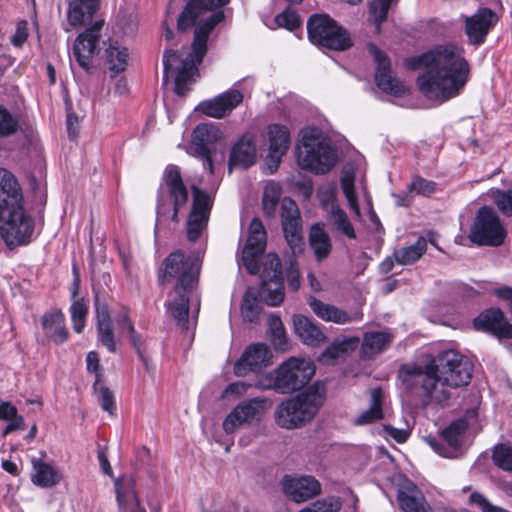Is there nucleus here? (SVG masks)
I'll return each instance as SVG.
<instances>
[{"mask_svg": "<svg viewBox=\"0 0 512 512\" xmlns=\"http://www.w3.org/2000/svg\"><path fill=\"white\" fill-rule=\"evenodd\" d=\"M266 247V231L262 222L254 218L249 226L248 238L243 249L242 261L251 274L260 273L263 269L258 265V257Z\"/></svg>", "mask_w": 512, "mask_h": 512, "instance_id": "obj_14", "label": "nucleus"}, {"mask_svg": "<svg viewBox=\"0 0 512 512\" xmlns=\"http://www.w3.org/2000/svg\"><path fill=\"white\" fill-rule=\"evenodd\" d=\"M469 504L481 512H508L502 507L491 504L483 494L473 492L469 497Z\"/></svg>", "mask_w": 512, "mask_h": 512, "instance_id": "obj_52", "label": "nucleus"}, {"mask_svg": "<svg viewBox=\"0 0 512 512\" xmlns=\"http://www.w3.org/2000/svg\"><path fill=\"white\" fill-rule=\"evenodd\" d=\"M28 37L27 28L25 23L18 24L15 34L12 37L14 46L20 47Z\"/></svg>", "mask_w": 512, "mask_h": 512, "instance_id": "obj_63", "label": "nucleus"}, {"mask_svg": "<svg viewBox=\"0 0 512 512\" xmlns=\"http://www.w3.org/2000/svg\"><path fill=\"white\" fill-rule=\"evenodd\" d=\"M19 117L0 105V136L7 137L18 131Z\"/></svg>", "mask_w": 512, "mask_h": 512, "instance_id": "obj_45", "label": "nucleus"}, {"mask_svg": "<svg viewBox=\"0 0 512 512\" xmlns=\"http://www.w3.org/2000/svg\"><path fill=\"white\" fill-rule=\"evenodd\" d=\"M281 194L282 190L278 183L270 181L266 184L263 192L262 207L267 217L275 216Z\"/></svg>", "mask_w": 512, "mask_h": 512, "instance_id": "obj_43", "label": "nucleus"}, {"mask_svg": "<svg viewBox=\"0 0 512 512\" xmlns=\"http://www.w3.org/2000/svg\"><path fill=\"white\" fill-rule=\"evenodd\" d=\"M271 407L272 401L266 397L242 401L224 419L225 433L232 434L241 426L258 424Z\"/></svg>", "mask_w": 512, "mask_h": 512, "instance_id": "obj_11", "label": "nucleus"}, {"mask_svg": "<svg viewBox=\"0 0 512 512\" xmlns=\"http://www.w3.org/2000/svg\"><path fill=\"white\" fill-rule=\"evenodd\" d=\"M397 502L402 512H432L423 492L408 479L399 485Z\"/></svg>", "mask_w": 512, "mask_h": 512, "instance_id": "obj_23", "label": "nucleus"}, {"mask_svg": "<svg viewBox=\"0 0 512 512\" xmlns=\"http://www.w3.org/2000/svg\"><path fill=\"white\" fill-rule=\"evenodd\" d=\"M0 233L10 248L27 244L33 219L23 207L22 190L14 175L0 168Z\"/></svg>", "mask_w": 512, "mask_h": 512, "instance_id": "obj_5", "label": "nucleus"}, {"mask_svg": "<svg viewBox=\"0 0 512 512\" xmlns=\"http://www.w3.org/2000/svg\"><path fill=\"white\" fill-rule=\"evenodd\" d=\"M393 0H374L370 5V14L376 25V31H380V25L386 20L388 10Z\"/></svg>", "mask_w": 512, "mask_h": 512, "instance_id": "obj_50", "label": "nucleus"}, {"mask_svg": "<svg viewBox=\"0 0 512 512\" xmlns=\"http://www.w3.org/2000/svg\"><path fill=\"white\" fill-rule=\"evenodd\" d=\"M106 61L110 71L115 74L123 72L129 61V51L117 41H111L105 50Z\"/></svg>", "mask_w": 512, "mask_h": 512, "instance_id": "obj_38", "label": "nucleus"}, {"mask_svg": "<svg viewBox=\"0 0 512 512\" xmlns=\"http://www.w3.org/2000/svg\"><path fill=\"white\" fill-rule=\"evenodd\" d=\"M393 336L386 331L367 332L363 338L362 354L367 358H373L392 342Z\"/></svg>", "mask_w": 512, "mask_h": 512, "instance_id": "obj_34", "label": "nucleus"}, {"mask_svg": "<svg viewBox=\"0 0 512 512\" xmlns=\"http://www.w3.org/2000/svg\"><path fill=\"white\" fill-rule=\"evenodd\" d=\"M116 501L119 512H146L140 504L136 483L132 477H122L115 481Z\"/></svg>", "mask_w": 512, "mask_h": 512, "instance_id": "obj_25", "label": "nucleus"}, {"mask_svg": "<svg viewBox=\"0 0 512 512\" xmlns=\"http://www.w3.org/2000/svg\"><path fill=\"white\" fill-rule=\"evenodd\" d=\"M382 405L383 393L381 388L377 387L372 389L370 407L359 414V416L354 420V424L356 426H362L383 419L384 415Z\"/></svg>", "mask_w": 512, "mask_h": 512, "instance_id": "obj_37", "label": "nucleus"}, {"mask_svg": "<svg viewBox=\"0 0 512 512\" xmlns=\"http://www.w3.org/2000/svg\"><path fill=\"white\" fill-rule=\"evenodd\" d=\"M347 141L341 135L328 136L322 133V174L334 168L343 157Z\"/></svg>", "mask_w": 512, "mask_h": 512, "instance_id": "obj_29", "label": "nucleus"}, {"mask_svg": "<svg viewBox=\"0 0 512 512\" xmlns=\"http://www.w3.org/2000/svg\"><path fill=\"white\" fill-rule=\"evenodd\" d=\"M102 20L95 21L90 27L79 34L73 46V57L85 71L91 68L92 59L97 51V44L101 37Z\"/></svg>", "mask_w": 512, "mask_h": 512, "instance_id": "obj_15", "label": "nucleus"}, {"mask_svg": "<svg viewBox=\"0 0 512 512\" xmlns=\"http://www.w3.org/2000/svg\"><path fill=\"white\" fill-rule=\"evenodd\" d=\"M17 408L10 402L0 401V419L7 421L19 417Z\"/></svg>", "mask_w": 512, "mask_h": 512, "instance_id": "obj_61", "label": "nucleus"}, {"mask_svg": "<svg viewBox=\"0 0 512 512\" xmlns=\"http://www.w3.org/2000/svg\"><path fill=\"white\" fill-rule=\"evenodd\" d=\"M97 319V337L98 341L110 352L116 351V339L113 333L111 315L108 307L100 304L98 300L95 303Z\"/></svg>", "mask_w": 512, "mask_h": 512, "instance_id": "obj_31", "label": "nucleus"}, {"mask_svg": "<svg viewBox=\"0 0 512 512\" xmlns=\"http://www.w3.org/2000/svg\"><path fill=\"white\" fill-rule=\"evenodd\" d=\"M40 323L45 336L56 344H62L68 339V330L65 325V315L57 308L44 313Z\"/></svg>", "mask_w": 512, "mask_h": 512, "instance_id": "obj_27", "label": "nucleus"}, {"mask_svg": "<svg viewBox=\"0 0 512 512\" xmlns=\"http://www.w3.org/2000/svg\"><path fill=\"white\" fill-rule=\"evenodd\" d=\"M259 274L261 278L259 292L249 287L243 296L241 305L242 316L249 322H255L260 313L258 294L270 306H277L284 300L281 264L276 254L269 253L265 257L263 269Z\"/></svg>", "mask_w": 512, "mask_h": 512, "instance_id": "obj_6", "label": "nucleus"}, {"mask_svg": "<svg viewBox=\"0 0 512 512\" xmlns=\"http://www.w3.org/2000/svg\"><path fill=\"white\" fill-rule=\"evenodd\" d=\"M281 218L285 238L292 250L295 251L301 242L300 213L295 201L289 197H285L281 201Z\"/></svg>", "mask_w": 512, "mask_h": 512, "instance_id": "obj_24", "label": "nucleus"}, {"mask_svg": "<svg viewBox=\"0 0 512 512\" xmlns=\"http://www.w3.org/2000/svg\"><path fill=\"white\" fill-rule=\"evenodd\" d=\"M343 500L340 497L330 496L322 500V512H339L342 508Z\"/></svg>", "mask_w": 512, "mask_h": 512, "instance_id": "obj_60", "label": "nucleus"}, {"mask_svg": "<svg viewBox=\"0 0 512 512\" xmlns=\"http://www.w3.org/2000/svg\"><path fill=\"white\" fill-rule=\"evenodd\" d=\"M297 144V162L302 169L320 173V129L306 127Z\"/></svg>", "mask_w": 512, "mask_h": 512, "instance_id": "obj_13", "label": "nucleus"}, {"mask_svg": "<svg viewBox=\"0 0 512 512\" xmlns=\"http://www.w3.org/2000/svg\"><path fill=\"white\" fill-rule=\"evenodd\" d=\"M507 230L499 215L489 206L481 207L469 232V240L477 246L499 247L504 244Z\"/></svg>", "mask_w": 512, "mask_h": 512, "instance_id": "obj_10", "label": "nucleus"}, {"mask_svg": "<svg viewBox=\"0 0 512 512\" xmlns=\"http://www.w3.org/2000/svg\"><path fill=\"white\" fill-rule=\"evenodd\" d=\"M31 481L38 487L51 488L61 481V473L51 464L41 459H32Z\"/></svg>", "mask_w": 512, "mask_h": 512, "instance_id": "obj_33", "label": "nucleus"}, {"mask_svg": "<svg viewBox=\"0 0 512 512\" xmlns=\"http://www.w3.org/2000/svg\"><path fill=\"white\" fill-rule=\"evenodd\" d=\"M309 241L317 260H320V223L312 225Z\"/></svg>", "mask_w": 512, "mask_h": 512, "instance_id": "obj_59", "label": "nucleus"}, {"mask_svg": "<svg viewBox=\"0 0 512 512\" xmlns=\"http://www.w3.org/2000/svg\"><path fill=\"white\" fill-rule=\"evenodd\" d=\"M338 194V186L336 181L328 183L324 189H322V207L327 211L332 204H338L336 195Z\"/></svg>", "mask_w": 512, "mask_h": 512, "instance_id": "obj_56", "label": "nucleus"}, {"mask_svg": "<svg viewBox=\"0 0 512 512\" xmlns=\"http://www.w3.org/2000/svg\"><path fill=\"white\" fill-rule=\"evenodd\" d=\"M271 341L277 351L285 352L289 349V343L284 328L271 333Z\"/></svg>", "mask_w": 512, "mask_h": 512, "instance_id": "obj_58", "label": "nucleus"}, {"mask_svg": "<svg viewBox=\"0 0 512 512\" xmlns=\"http://www.w3.org/2000/svg\"><path fill=\"white\" fill-rule=\"evenodd\" d=\"M321 317L324 321L344 325L356 320H361L363 313L361 311H357L353 314H349L345 310L340 309L334 305L322 303Z\"/></svg>", "mask_w": 512, "mask_h": 512, "instance_id": "obj_41", "label": "nucleus"}, {"mask_svg": "<svg viewBox=\"0 0 512 512\" xmlns=\"http://www.w3.org/2000/svg\"><path fill=\"white\" fill-rule=\"evenodd\" d=\"M406 66L424 71L417 78L420 92L429 100L447 101L457 96L466 85L470 66L463 49L456 45H439L434 49L406 60Z\"/></svg>", "mask_w": 512, "mask_h": 512, "instance_id": "obj_2", "label": "nucleus"}, {"mask_svg": "<svg viewBox=\"0 0 512 512\" xmlns=\"http://www.w3.org/2000/svg\"><path fill=\"white\" fill-rule=\"evenodd\" d=\"M243 94L239 90L231 89L219 94L213 99L201 102L197 110L212 118H223L231 113L243 101Z\"/></svg>", "mask_w": 512, "mask_h": 512, "instance_id": "obj_21", "label": "nucleus"}, {"mask_svg": "<svg viewBox=\"0 0 512 512\" xmlns=\"http://www.w3.org/2000/svg\"><path fill=\"white\" fill-rule=\"evenodd\" d=\"M222 138V131L213 124H199L193 130L189 153L203 160L204 169L210 173H213L210 147Z\"/></svg>", "mask_w": 512, "mask_h": 512, "instance_id": "obj_12", "label": "nucleus"}, {"mask_svg": "<svg viewBox=\"0 0 512 512\" xmlns=\"http://www.w3.org/2000/svg\"><path fill=\"white\" fill-rule=\"evenodd\" d=\"M369 52L373 55L377 64L375 82L385 93L401 96L405 93V86L397 78L393 77L390 70V60L387 55L374 44H369Z\"/></svg>", "mask_w": 512, "mask_h": 512, "instance_id": "obj_18", "label": "nucleus"}, {"mask_svg": "<svg viewBox=\"0 0 512 512\" xmlns=\"http://www.w3.org/2000/svg\"><path fill=\"white\" fill-rule=\"evenodd\" d=\"M77 287L72 291V304L70 306L71 322L76 333H81L85 328L88 306L83 298H77Z\"/></svg>", "mask_w": 512, "mask_h": 512, "instance_id": "obj_42", "label": "nucleus"}, {"mask_svg": "<svg viewBox=\"0 0 512 512\" xmlns=\"http://www.w3.org/2000/svg\"><path fill=\"white\" fill-rule=\"evenodd\" d=\"M474 327L495 335L498 338H512V324H510L503 311L499 308H490L483 311L474 319Z\"/></svg>", "mask_w": 512, "mask_h": 512, "instance_id": "obj_22", "label": "nucleus"}, {"mask_svg": "<svg viewBox=\"0 0 512 512\" xmlns=\"http://www.w3.org/2000/svg\"><path fill=\"white\" fill-rule=\"evenodd\" d=\"M498 20V15L486 7L478 9L472 16H465V32L469 43L473 45L483 44Z\"/></svg>", "mask_w": 512, "mask_h": 512, "instance_id": "obj_17", "label": "nucleus"}, {"mask_svg": "<svg viewBox=\"0 0 512 512\" xmlns=\"http://www.w3.org/2000/svg\"><path fill=\"white\" fill-rule=\"evenodd\" d=\"M256 161V147L252 137L242 136L231 148L229 157V172L233 168L247 169Z\"/></svg>", "mask_w": 512, "mask_h": 512, "instance_id": "obj_28", "label": "nucleus"}, {"mask_svg": "<svg viewBox=\"0 0 512 512\" xmlns=\"http://www.w3.org/2000/svg\"><path fill=\"white\" fill-rule=\"evenodd\" d=\"M188 192L183 183L180 170L175 165L165 169L163 183L159 190L157 215L163 218L171 214V219L177 221L178 212L187 204Z\"/></svg>", "mask_w": 512, "mask_h": 512, "instance_id": "obj_9", "label": "nucleus"}, {"mask_svg": "<svg viewBox=\"0 0 512 512\" xmlns=\"http://www.w3.org/2000/svg\"><path fill=\"white\" fill-rule=\"evenodd\" d=\"M115 322L119 329L126 330L129 334L130 341L133 346L139 351V336L134 328L133 323L129 319L128 310L122 307L117 315H115Z\"/></svg>", "mask_w": 512, "mask_h": 512, "instance_id": "obj_47", "label": "nucleus"}, {"mask_svg": "<svg viewBox=\"0 0 512 512\" xmlns=\"http://www.w3.org/2000/svg\"><path fill=\"white\" fill-rule=\"evenodd\" d=\"M266 137L269 143L268 156L274 163H279L290 146V132L285 126L272 124L267 127Z\"/></svg>", "mask_w": 512, "mask_h": 512, "instance_id": "obj_30", "label": "nucleus"}, {"mask_svg": "<svg viewBox=\"0 0 512 512\" xmlns=\"http://www.w3.org/2000/svg\"><path fill=\"white\" fill-rule=\"evenodd\" d=\"M358 342L359 340L357 338L347 339L340 342L337 341L322 353V358L337 359L347 355L349 351L356 348Z\"/></svg>", "mask_w": 512, "mask_h": 512, "instance_id": "obj_44", "label": "nucleus"}, {"mask_svg": "<svg viewBox=\"0 0 512 512\" xmlns=\"http://www.w3.org/2000/svg\"><path fill=\"white\" fill-rule=\"evenodd\" d=\"M250 387H252V384H249V383H246L243 381H237V382L231 383L223 391V397L242 396L247 393V391Z\"/></svg>", "mask_w": 512, "mask_h": 512, "instance_id": "obj_57", "label": "nucleus"}, {"mask_svg": "<svg viewBox=\"0 0 512 512\" xmlns=\"http://www.w3.org/2000/svg\"><path fill=\"white\" fill-rule=\"evenodd\" d=\"M308 39L311 44L320 47V14H313L307 22Z\"/></svg>", "mask_w": 512, "mask_h": 512, "instance_id": "obj_54", "label": "nucleus"}, {"mask_svg": "<svg viewBox=\"0 0 512 512\" xmlns=\"http://www.w3.org/2000/svg\"><path fill=\"white\" fill-rule=\"evenodd\" d=\"M275 23L278 27L292 31L300 26L301 21L297 12L287 7L282 13L275 17Z\"/></svg>", "mask_w": 512, "mask_h": 512, "instance_id": "obj_51", "label": "nucleus"}, {"mask_svg": "<svg viewBox=\"0 0 512 512\" xmlns=\"http://www.w3.org/2000/svg\"><path fill=\"white\" fill-rule=\"evenodd\" d=\"M229 0H190L185 10L178 18V30L185 31L198 23L194 33V40L190 52L178 54L173 50H166L163 55L164 78L175 79V92L184 95L187 85L195 81L198 74L197 65L200 64L207 52L208 37L213 28L223 20L222 11H217L204 18V14L213 9L226 5Z\"/></svg>", "mask_w": 512, "mask_h": 512, "instance_id": "obj_1", "label": "nucleus"}, {"mask_svg": "<svg viewBox=\"0 0 512 512\" xmlns=\"http://www.w3.org/2000/svg\"><path fill=\"white\" fill-rule=\"evenodd\" d=\"M320 382L315 381L306 390L283 400L275 409L276 424L292 430L311 421L319 410Z\"/></svg>", "mask_w": 512, "mask_h": 512, "instance_id": "obj_8", "label": "nucleus"}, {"mask_svg": "<svg viewBox=\"0 0 512 512\" xmlns=\"http://www.w3.org/2000/svg\"><path fill=\"white\" fill-rule=\"evenodd\" d=\"M340 183L350 208L359 216L360 209L355 191V172L351 166L343 167L341 171Z\"/></svg>", "mask_w": 512, "mask_h": 512, "instance_id": "obj_40", "label": "nucleus"}, {"mask_svg": "<svg viewBox=\"0 0 512 512\" xmlns=\"http://www.w3.org/2000/svg\"><path fill=\"white\" fill-rule=\"evenodd\" d=\"M426 250L427 240L424 237H419L414 244L395 250L393 256L397 263L411 265L419 260Z\"/></svg>", "mask_w": 512, "mask_h": 512, "instance_id": "obj_39", "label": "nucleus"}, {"mask_svg": "<svg viewBox=\"0 0 512 512\" xmlns=\"http://www.w3.org/2000/svg\"><path fill=\"white\" fill-rule=\"evenodd\" d=\"M293 324L295 333L304 344L316 347L320 343V330L309 318L295 315Z\"/></svg>", "mask_w": 512, "mask_h": 512, "instance_id": "obj_36", "label": "nucleus"}, {"mask_svg": "<svg viewBox=\"0 0 512 512\" xmlns=\"http://www.w3.org/2000/svg\"><path fill=\"white\" fill-rule=\"evenodd\" d=\"M193 205L187 223L189 241H196L205 229L212 206L211 198L202 190L193 187Z\"/></svg>", "mask_w": 512, "mask_h": 512, "instance_id": "obj_16", "label": "nucleus"}, {"mask_svg": "<svg viewBox=\"0 0 512 512\" xmlns=\"http://www.w3.org/2000/svg\"><path fill=\"white\" fill-rule=\"evenodd\" d=\"M100 382V374H96V380L94 383V391L96 393L99 404L102 409L107 411L109 414H113L115 410V399L113 393L104 386L98 387Z\"/></svg>", "mask_w": 512, "mask_h": 512, "instance_id": "obj_49", "label": "nucleus"}, {"mask_svg": "<svg viewBox=\"0 0 512 512\" xmlns=\"http://www.w3.org/2000/svg\"><path fill=\"white\" fill-rule=\"evenodd\" d=\"M99 7V0H71L68 9V22L78 28L92 19Z\"/></svg>", "mask_w": 512, "mask_h": 512, "instance_id": "obj_32", "label": "nucleus"}, {"mask_svg": "<svg viewBox=\"0 0 512 512\" xmlns=\"http://www.w3.org/2000/svg\"><path fill=\"white\" fill-rule=\"evenodd\" d=\"M272 354L267 345L257 343L249 346L234 364V374L238 377L261 370L271 363Z\"/></svg>", "mask_w": 512, "mask_h": 512, "instance_id": "obj_20", "label": "nucleus"}, {"mask_svg": "<svg viewBox=\"0 0 512 512\" xmlns=\"http://www.w3.org/2000/svg\"><path fill=\"white\" fill-rule=\"evenodd\" d=\"M9 423L4 428L2 435L3 437H6L8 434L12 433L13 431L24 429L25 428V421L22 416L13 418L11 420H7Z\"/></svg>", "mask_w": 512, "mask_h": 512, "instance_id": "obj_62", "label": "nucleus"}, {"mask_svg": "<svg viewBox=\"0 0 512 512\" xmlns=\"http://www.w3.org/2000/svg\"><path fill=\"white\" fill-rule=\"evenodd\" d=\"M282 491L295 503H302L317 495L320 485L312 476L285 475L281 480Z\"/></svg>", "mask_w": 512, "mask_h": 512, "instance_id": "obj_19", "label": "nucleus"}, {"mask_svg": "<svg viewBox=\"0 0 512 512\" xmlns=\"http://www.w3.org/2000/svg\"><path fill=\"white\" fill-rule=\"evenodd\" d=\"M97 456H98L99 464H100V467H101L103 473L108 476H112L113 470L108 461L105 450L103 448H100L98 450Z\"/></svg>", "mask_w": 512, "mask_h": 512, "instance_id": "obj_64", "label": "nucleus"}, {"mask_svg": "<svg viewBox=\"0 0 512 512\" xmlns=\"http://www.w3.org/2000/svg\"><path fill=\"white\" fill-rule=\"evenodd\" d=\"M315 374L316 365L312 359L292 356L261 377L255 386L261 390L290 394L306 387Z\"/></svg>", "mask_w": 512, "mask_h": 512, "instance_id": "obj_7", "label": "nucleus"}, {"mask_svg": "<svg viewBox=\"0 0 512 512\" xmlns=\"http://www.w3.org/2000/svg\"><path fill=\"white\" fill-rule=\"evenodd\" d=\"M472 373V362L455 350L443 351L424 364L400 371L406 389L442 405L450 400L452 388L469 384Z\"/></svg>", "mask_w": 512, "mask_h": 512, "instance_id": "obj_3", "label": "nucleus"}, {"mask_svg": "<svg viewBox=\"0 0 512 512\" xmlns=\"http://www.w3.org/2000/svg\"><path fill=\"white\" fill-rule=\"evenodd\" d=\"M498 209L506 216H512V190H496L492 194Z\"/></svg>", "mask_w": 512, "mask_h": 512, "instance_id": "obj_53", "label": "nucleus"}, {"mask_svg": "<svg viewBox=\"0 0 512 512\" xmlns=\"http://www.w3.org/2000/svg\"><path fill=\"white\" fill-rule=\"evenodd\" d=\"M494 464L505 471L512 472V446L499 444L493 451Z\"/></svg>", "mask_w": 512, "mask_h": 512, "instance_id": "obj_48", "label": "nucleus"}, {"mask_svg": "<svg viewBox=\"0 0 512 512\" xmlns=\"http://www.w3.org/2000/svg\"><path fill=\"white\" fill-rule=\"evenodd\" d=\"M466 428L467 424L464 420H457L452 422L443 430L442 436L451 447L456 448L460 445L461 436L465 432Z\"/></svg>", "mask_w": 512, "mask_h": 512, "instance_id": "obj_46", "label": "nucleus"}, {"mask_svg": "<svg viewBox=\"0 0 512 512\" xmlns=\"http://www.w3.org/2000/svg\"><path fill=\"white\" fill-rule=\"evenodd\" d=\"M328 224L349 239H356V232L346 212L338 204H332L327 211Z\"/></svg>", "mask_w": 512, "mask_h": 512, "instance_id": "obj_35", "label": "nucleus"}, {"mask_svg": "<svg viewBox=\"0 0 512 512\" xmlns=\"http://www.w3.org/2000/svg\"><path fill=\"white\" fill-rule=\"evenodd\" d=\"M351 39L347 31L328 14L322 13V47L343 51L350 48Z\"/></svg>", "mask_w": 512, "mask_h": 512, "instance_id": "obj_26", "label": "nucleus"}, {"mask_svg": "<svg viewBox=\"0 0 512 512\" xmlns=\"http://www.w3.org/2000/svg\"><path fill=\"white\" fill-rule=\"evenodd\" d=\"M200 266V253L185 255L182 250H177L167 256L159 271L160 282L177 280L165 305L167 312L177 320L183 329H187L189 295L198 282Z\"/></svg>", "mask_w": 512, "mask_h": 512, "instance_id": "obj_4", "label": "nucleus"}, {"mask_svg": "<svg viewBox=\"0 0 512 512\" xmlns=\"http://www.w3.org/2000/svg\"><path fill=\"white\" fill-rule=\"evenodd\" d=\"M411 191L429 196L435 191V183L421 177H416L408 186Z\"/></svg>", "mask_w": 512, "mask_h": 512, "instance_id": "obj_55", "label": "nucleus"}]
</instances>
